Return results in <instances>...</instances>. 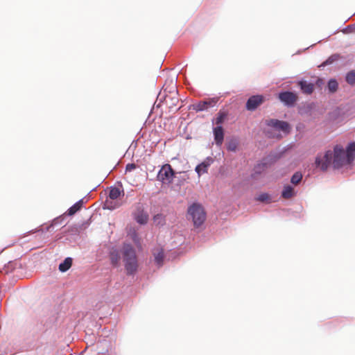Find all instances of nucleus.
Returning <instances> with one entry per match:
<instances>
[{
  "instance_id": "nucleus-1",
  "label": "nucleus",
  "mask_w": 355,
  "mask_h": 355,
  "mask_svg": "<svg viewBox=\"0 0 355 355\" xmlns=\"http://www.w3.org/2000/svg\"><path fill=\"white\" fill-rule=\"evenodd\" d=\"M355 159V141L350 142L345 150L341 146L336 145L334 152L329 150L324 155L318 154L315 164L321 171H326L332 164L334 168H340L352 164Z\"/></svg>"
},
{
  "instance_id": "nucleus-2",
  "label": "nucleus",
  "mask_w": 355,
  "mask_h": 355,
  "mask_svg": "<svg viewBox=\"0 0 355 355\" xmlns=\"http://www.w3.org/2000/svg\"><path fill=\"white\" fill-rule=\"evenodd\" d=\"M265 124L270 129L266 130L265 132L269 138L279 139L281 135L275 131H282L285 134L290 132L291 127L288 123L275 119H270L265 121Z\"/></svg>"
},
{
  "instance_id": "nucleus-3",
  "label": "nucleus",
  "mask_w": 355,
  "mask_h": 355,
  "mask_svg": "<svg viewBox=\"0 0 355 355\" xmlns=\"http://www.w3.org/2000/svg\"><path fill=\"white\" fill-rule=\"evenodd\" d=\"M123 257L128 274L132 275L135 273L137 270V259L135 250L131 245H123Z\"/></svg>"
},
{
  "instance_id": "nucleus-4",
  "label": "nucleus",
  "mask_w": 355,
  "mask_h": 355,
  "mask_svg": "<svg viewBox=\"0 0 355 355\" xmlns=\"http://www.w3.org/2000/svg\"><path fill=\"white\" fill-rule=\"evenodd\" d=\"M188 218L192 219L195 227H198L205 222L206 214L200 204L193 203L188 208Z\"/></svg>"
},
{
  "instance_id": "nucleus-5",
  "label": "nucleus",
  "mask_w": 355,
  "mask_h": 355,
  "mask_svg": "<svg viewBox=\"0 0 355 355\" xmlns=\"http://www.w3.org/2000/svg\"><path fill=\"white\" fill-rule=\"evenodd\" d=\"M121 194L123 196L124 195L123 189L118 187H111L109 196L104 202L103 208L113 210L119 207L120 204L115 200H117Z\"/></svg>"
},
{
  "instance_id": "nucleus-6",
  "label": "nucleus",
  "mask_w": 355,
  "mask_h": 355,
  "mask_svg": "<svg viewBox=\"0 0 355 355\" xmlns=\"http://www.w3.org/2000/svg\"><path fill=\"white\" fill-rule=\"evenodd\" d=\"M175 176V172L171 166L166 164L162 166L157 174V180L163 184H169L173 182Z\"/></svg>"
},
{
  "instance_id": "nucleus-7",
  "label": "nucleus",
  "mask_w": 355,
  "mask_h": 355,
  "mask_svg": "<svg viewBox=\"0 0 355 355\" xmlns=\"http://www.w3.org/2000/svg\"><path fill=\"white\" fill-rule=\"evenodd\" d=\"M279 100L287 106H292L297 100V96L291 92H283L279 94Z\"/></svg>"
},
{
  "instance_id": "nucleus-8",
  "label": "nucleus",
  "mask_w": 355,
  "mask_h": 355,
  "mask_svg": "<svg viewBox=\"0 0 355 355\" xmlns=\"http://www.w3.org/2000/svg\"><path fill=\"white\" fill-rule=\"evenodd\" d=\"M263 101V97L261 95L252 96L246 102V109L250 111H254Z\"/></svg>"
},
{
  "instance_id": "nucleus-9",
  "label": "nucleus",
  "mask_w": 355,
  "mask_h": 355,
  "mask_svg": "<svg viewBox=\"0 0 355 355\" xmlns=\"http://www.w3.org/2000/svg\"><path fill=\"white\" fill-rule=\"evenodd\" d=\"M215 98H211L207 101H200L193 105V108L197 112L205 110L208 107H213L216 103Z\"/></svg>"
},
{
  "instance_id": "nucleus-10",
  "label": "nucleus",
  "mask_w": 355,
  "mask_h": 355,
  "mask_svg": "<svg viewBox=\"0 0 355 355\" xmlns=\"http://www.w3.org/2000/svg\"><path fill=\"white\" fill-rule=\"evenodd\" d=\"M213 133L216 145L220 146L224 139V130L222 125L214 127L213 128Z\"/></svg>"
},
{
  "instance_id": "nucleus-11",
  "label": "nucleus",
  "mask_w": 355,
  "mask_h": 355,
  "mask_svg": "<svg viewBox=\"0 0 355 355\" xmlns=\"http://www.w3.org/2000/svg\"><path fill=\"white\" fill-rule=\"evenodd\" d=\"M302 92L305 94H311L314 90V85L304 80H301L298 82Z\"/></svg>"
},
{
  "instance_id": "nucleus-12",
  "label": "nucleus",
  "mask_w": 355,
  "mask_h": 355,
  "mask_svg": "<svg viewBox=\"0 0 355 355\" xmlns=\"http://www.w3.org/2000/svg\"><path fill=\"white\" fill-rule=\"evenodd\" d=\"M207 160V162H202L196 167V172L199 175H200L201 173H205L207 172V168L210 165V163L213 161V159L211 158L208 157Z\"/></svg>"
},
{
  "instance_id": "nucleus-13",
  "label": "nucleus",
  "mask_w": 355,
  "mask_h": 355,
  "mask_svg": "<svg viewBox=\"0 0 355 355\" xmlns=\"http://www.w3.org/2000/svg\"><path fill=\"white\" fill-rule=\"evenodd\" d=\"M295 195L294 189L291 185L284 186L282 191V197L285 199H289Z\"/></svg>"
},
{
  "instance_id": "nucleus-14",
  "label": "nucleus",
  "mask_w": 355,
  "mask_h": 355,
  "mask_svg": "<svg viewBox=\"0 0 355 355\" xmlns=\"http://www.w3.org/2000/svg\"><path fill=\"white\" fill-rule=\"evenodd\" d=\"M155 262L158 267H160L163 264L164 261V252L162 249H157L156 252H153Z\"/></svg>"
},
{
  "instance_id": "nucleus-15",
  "label": "nucleus",
  "mask_w": 355,
  "mask_h": 355,
  "mask_svg": "<svg viewBox=\"0 0 355 355\" xmlns=\"http://www.w3.org/2000/svg\"><path fill=\"white\" fill-rule=\"evenodd\" d=\"M83 199L78 200L77 202H76L73 206H71L68 210H67V214L69 216H72L75 214L78 211H79L83 205Z\"/></svg>"
},
{
  "instance_id": "nucleus-16",
  "label": "nucleus",
  "mask_w": 355,
  "mask_h": 355,
  "mask_svg": "<svg viewBox=\"0 0 355 355\" xmlns=\"http://www.w3.org/2000/svg\"><path fill=\"white\" fill-rule=\"evenodd\" d=\"M72 264V259L71 257H67L64 259V261L60 263L59 270L61 272H66L68 270Z\"/></svg>"
},
{
  "instance_id": "nucleus-17",
  "label": "nucleus",
  "mask_w": 355,
  "mask_h": 355,
  "mask_svg": "<svg viewBox=\"0 0 355 355\" xmlns=\"http://www.w3.org/2000/svg\"><path fill=\"white\" fill-rule=\"evenodd\" d=\"M226 117L227 114L225 113L224 112L220 111L218 113L216 118L214 120H213V123L215 124L216 126L221 125L222 123L224 122L225 119H226Z\"/></svg>"
},
{
  "instance_id": "nucleus-18",
  "label": "nucleus",
  "mask_w": 355,
  "mask_h": 355,
  "mask_svg": "<svg viewBox=\"0 0 355 355\" xmlns=\"http://www.w3.org/2000/svg\"><path fill=\"white\" fill-rule=\"evenodd\" d=\"M148 215L144 213L143 211L139 212L135 216L136 221L141 225L146 224L148 221Z\"/></svg>"
},
{
  "instance_id": "nucleus-19",
  "label": "nucleus",
  "mask_w": 355,
  "mask_h": 355,
  "mask_svg": "<svg viewBox=\"0 0 355 355\" xmlns=\"http://www.w3.org/2000/svg\"><path fill=\"white\" fill-rule=\"evenodd\" d=\"M339 55L338 54H334L331 55L328 59H327L323 63H322L319 67H324L325 66L331 64L335 61L338 60L339 58Z\"/></svg>"
},
{
  "instance_id": "nucleus-20",
  "label": "nucleus",
  "mask_w": 355,
  "mask_h": 355,
  "mask_svg": "<svg viewBox=\"0 0 355 355\" xmlns=\"http://www.w3.org/2000/svg\"><path fill=\"white\" fill-rule=\"evenodd\" d=\"M302 179V174L297 171V172H295L291 177V182L294 184V185H297L298 184L301 180Z\"/></svg>"
},
{
  "instance_id": "nucleus-21",
  "label": "nucleus",
  "mask_w": 355,
  "mask_h": 355,
  "mask_svg": "<svg viewBox=\"0 0 355 355\" xmlns=\"http://www.w3.org/2000/svg\"><path fill=\"white\" fill-rule=\"evenodd\" d=\"M257 200L260 202H266L270 203L272 202L270 196L266 193H262L255 198Z\"/></svg>"
},
{
  "instance_id": "nucleus-22",
  "label": "nucleus",
  "mask_w": 355,
  "mask_h": 355,
  "mask_svg": "<svg viewBox=\"0 0 355 355\" xmlns=\"http://www.w3.org/2000/svg\"><path fill=\"white\" fill-rule=\"evenodd\" d=\"M327 87H328V89L330 92H331V93L335 92L338 89V83L336 80L331 79L328 82Z\"/></svg>"
},
{
  "instance_id": "nucleus-23",
  "label": "nucleus",
  "mask_w": 355,
  "mask_h": 355,
  "mask_svg": "<svg viewBox=\"0 0 355 355\" xmlns=\"http://www.w3.org/2000/svg\"><path fill=\"white\" fill-rule=\"evenodd\" d=\"M110 259L112 264L116 266L119 264L120 260V256L117 252H112L110 254Z\"/></svg>"
},
{
  "instance_id": "nucleus-24",
  "label": "nucleus",
  "mask_w": 355,
  "mask_h": 355,
  "mask_svg": "<svg viewBox=\"0 0 355 355\" xmlns=\"http://www.w3.org/2000/svg\"><path fill=\"white\" fill-rule=\"evenodd\" d=\"M346 81L350 85L355 84V71H352L347 73L346 76Z\"/></svg>"
},
{
  "instance_id": "nucleus-25",
  "label": "nucleus",
  "mask_w": 355,
  "mask_h": 355,
  "mask_svg": "<svg viewBox=\"0 0 355 355\" xmlns=\"http://www.w3.org/2000/svg\"><path fill=\"white\" fill-rule=\"evenodd\" d=\"M237 148V144L234 141H231L227 144V149L230 151H235Z\"/></svg>"
},
{
  "instance_id": "nucleus-26",
  "label": "nucleus",
  "mask_w": 355,
  "mask_h": 355,
  "mask_svg": "<svg viewBox=\"0 0 355 355\" xmlns=\"http://www.w3.org/2000/svg\"><path fill=\"white\" fill-rule=\"evenodd\" d=\"M137 168V165L135 164H128L125 166V171L130 172L132 170Z\"/></svg>"
},
{
  "instance_id": "nucleus-27",
  "label": "nucleus",
  "mask_w": 355,
  "mask_h": 355,
  "mask_svg": "<svg viewBox=\"0 0 355 355\" xmlns=\"http://www.w3.org/2000/svg\"><path fill=\"white\" fill-rule=\"evenodd\" d=\"M266 163H261V164H257V166L255 167V172L256 173H260V169L261 168H263L265 166H266Z\"/></svg>"
}]
</instances>
